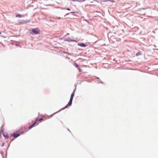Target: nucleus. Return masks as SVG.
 I'll use <instances>...</instances> for the list:
<instances>
[{
	"label": "nucleus",
	"instance_id": "nucleus-1",
	"mask_svg": "<svg viewBox=\"0 0 158 158\" xmlns=\"http://www.w3.org/2000/svg\"><path fill=\"white\" fill-rule=\"evenodd\" d=\"M23 133V132L21 130H18L16 132L11 134V136H13L15 138H16L20 136V135Z\"/></svg>",
	"mask_w": 158,
	"mask_h": 158
},
{
	"label": "nucleus",
	"instance_id": "nucleus-2",
	"mask_svg": "<svg viewBox=\"0 0 158 158\" xmlns=\"http://www.w3.org/2000/svg\"><path fill=\"white\" fill-rule=\"evenodd\" d=\"M40 30L38 28H33L31 30V34H35V35L39 34L40 32Z\"/></svg>",
	"mask_w": 158,
	"mask_h": 158
},
{
	"label": "nucleus",
	"instance_id": "nucleus-3",
	"mask_svg": "<svg viewBox=\"0 0 158 158\" xmlns=\"http://www.w3.org/2000/svg\"><path fill=\"white\" fill-rule=\"evenodd\" d=\"M73 100V99H70L69 101V102L68 104L67 105H66L65 107H64L63 108H62V110H64L67 108L69 106H71L72 104Z\"/></svg>",
	"mask_w": 158,
	"mask_h": 158
},
{
	"label": "nucleus",
	"instance_id": "nucleus-4",
	"mask_svg": "<svg viewBox=\"0 0 158 158\" xmlns=\"http://www.w3.org/2000/svg\"><path fill=\"white\" fill-rule=\"evenodd\" d=\"M76 87L75 88V89L74 90L73 92L72 93V94H71V95L70 99H73V97H74V96L75 93V92L76 91Z\"/></svg>",
	"mask_w": 158,
	"mask_h": 158
},
{
	"label": "nucleus",
	"instance_id": "nucleus-5",
	"mask_svg": "<svg viewBox=\"0 0 158 158\" xmlns=\"http://www.w3.org/2000/svg\"><path fill=\"white\" fill-rule=\"evenodd\" d=\"M29 21H28L27 20H22L20 21L19 22V23L22 24H23L25 23H27L29 22Z\"/></svg>",
	"mask_w": 158,
	"mask_h": 158
},
{
	"label": "nucleus",
	"instance_id": "nucleus-6",
	"mask_svg": "<svg viewBox=\"0 0 158 158\" xmlns=\"http://www.w3.org/2000/svg\"><path fill=\"white\" fill-rule=\"evenodd\" d=\"M78 45L81 47H85L87 45L83 43H80L78 44Z\"/></svg>",
	"mask_w": 158,
	"mask_h": 158
},
{
	"label": "nucleus",
	"instance_id": "nucleus-7",
	"mask_svg": "<svg viewBox=\"0 0 158 158\" xmlns=\"http://www.w3.org/2000/svg\"><path fill=\"white\" fill-rule=\"evenodd\" d=\"M36 122V121H35L32 125L30 126L29 127V128L30 129H31L34 126Z\"/></svg>",
	"mask_w": 158,
	"mask_h": 158
},
{
	"label": "nucleus",
	"instance_id": "nucleus-8",
	"mask_svg": "<svg viewBox=\"0 0 158 158\" xmlns=\"http://www.w3.org/2000/svg\"><path fill=\"white\" fill-rule=\"evenodd\" d=\"M72 39H70V38H66V39H65V41H68L69 42H71V40H72Z\"/></svg>",
	"mask_w": 158,
	"mask_h": 158
},
{
	"label": "nucleus",
	"instance_id": "nucleus-9",
	"mask_svg": "<svg viewBox=\"0 0 158 158\" xmlns=\"http://www.w3.org/2000/svg\"><path fill=\"white\" fill-rule=\"evenodd\" d=\"M6 135H5V133H3V136L6 139H8V135L6 133Z\"/></svg>",
	"mask_w": 158,
	"mask_h": 158
},
{
	"label": "nucleus",
	"instance_id": "nucleus-10",
	"mask_svg": "<svg viewBox=\"0 0 158 158\" xmlns=\"http://www.w3.org/2000/svg\"><path fill=\"white\" fill-rule=\"evenodd\" d=\"M16 17H19L21 18L22 17V15L20 14H18L17 15H16Z\"/></svg>",
	"mask_w": 158,
	"mask_h": 158
},
{
	"label": "nucleus",
	"instance_id": "nucleus-11",
	"mask_svg": "<svg viewBox=\"0 0 158 158\" xmlns=\"http://www.w3.org/2000/svg\"><path fill=\"white\" fill-rule=\"evenodd\" d=\"M142 54V53L140 52H137L135 55L137 56H138L139 55H141Z\"/></svg>",
	"mask_w": 158,
	"mask_h": 158
},
{
	"label": "nucleus",
	"instance_id": "nucleus-12",
	"mask_svg": "<svg viewBox=\"0 0 158 158\" xmlns=\"http://www.w3.org/2000/svg\"><path fill=\"white\" fill-rule=\"evenodd\" d=\"M74 65L76 67V68H78L79 66V65L77 64L76 63H75L74 64Z\"/></svg>",
	"mask_w": 158,
	"mask_h": 158
},
{
	"label": "nucleus",
	"instance_id": "nucleus-13",
	"mask_svg": "<svg viewBox=\"0 0 158 158\" xmlns=\"http://www.w3.org/2000/svg\"><path fill=\"white\" fill-rule=\"evenodd\" d=\"M77 69H78L79 71L80 72H81L82 71V69L80 68V67H79Z\"/></svg>",
	"mask_w": 158,
	"mask_h": 158
},
{
	"label": "nucleus",
	"instance_id": "nucleus-14",
	"mask_svg": "<svg viewBox=\"0 0 158 158\" xmlns=\"http://www.w3.org/2000/svg\"><path fill=\"white\" fill-rule=\"evenodd\" d=\"M75 13V12H70V13H72H72ZM69 13H67V14H66V15H69Z\"/></svg>",
	"mask_w": 158,
	"mask_h": 158
},
{
	"label": "nucleus",
	"instance_id": "nucleus-15",
	"mask_svg": "<svg viewBox=\"0 0 158 158\" xmlns=\"http://www.w3.org/2000/svg\"><path fill=\"white\" fill-rule=\"evenodd\" d=\"M43 118H40L39 119V121H41L42 120H43Z\"/></svg>",
	"mask_w": 158,
	"mask_h": 158
},
{
	"label": "nucleus",
	"instance_id": "nucleus-16",
	"mask_svg": "<svg viewBox=\"0 0 158 158\" xmlns=\"http://www.w3.org/2000/svg\"><path fill=\"white\" fill-rule=\"evenodd\" d=\"M71 42H77V41L75 40H71Z\"/></svg>",
	"mask_w": 158,
	"mask_h": 158
},
{
	"label": "nucleus",
	"instance_id": "nucleus-17",
	"mask_svg": "<svg viewBox=\"0 0 158 158\" xmlns=\"http://www.w3.org/2000/svg\"><path fill=\"white\" fill-rule=\"evenodd\" d=\"M4 143H2V144L1 145V146L2 147H3V146H4Z\"/></svg>",
	"mask_w": 158,
	"mask_h": 158
},
{
	"label": "nucleus",
	"instance_id": "nucleus-18",
	"mask_svg": "<svg viewBox=\"0 0 158 158\" xmlns=\"http://www.w3.org/2000/svg\"><path fill=\"white\" fill-rule=\"evenodd\" d=\"M108 1H111V0H104V2H107Z\"/></svg>",
	"mask_w": 158,
	"mask_h": 158
},
{
	"label": "nucleus",
	"instance_id": "nucleus-19",
	"mask_svg": "<svg viewBox=\"0 0 158 158\" xmlns=\"http://www.w3.org/2000/svg\"><path fill=\"white\" fill-rule=\"evenodd\" d=\"M66 10H70V9L69 8H67V9H66Z\"/></svg>",
	"mask_w": 158,
	"mask_h": 158
},
{
	"label": "nucleus",
	"instance_id": "nucleus-20",
	"mask_svg": "<svg viewBox=\"0 0 158 158\" xmlns=\"http://www.w3.org/2000/svg\"><path fill=\"white\" fill-rule=\"evenodd\" d=\"M64 53H68L69 55H70L71 54H69L68 52H64Z\"/></svg>",
	"mask_w": 158,
	"mask_h": 158
},
{
	"label": "nucleus",
	"instance_id": "nucleus-21",
	"mask_svg": "<svg viewBox=\"0 0 158 158\" xmlns=\"http://www.w3.org/2000/svg\"><path fill=\"white\" fill-rule=\"evenodd\" d=\"M86 0H81V2H84Z\"/></svg>",
	"mask_w": 158,
	"mask_h": 158
},
{
	"label": "nucleus",
	"instance_id": "nucleus-22",
	"mask_svg": "<svg viewBox=\"0 0 158 158\" xmlns=\"http://www.w3.org/2000/svg\"><path fill=\"white\" fill-rule=\"evenodd\" d=\"M61 19L60 17H58L57 19Z\"/></svg>",
	"mask_w": 158,
	"mask_h": 158
},
{
	"label": "nucleus",
	"instance_id": "nucleus-23",
	"mask_svg": "<svg viewBox=\"0 0 158 158\" xmlns=\"http://www.w3.org/2000/svg\"><path fill=\"white\" fill-rule=\"evenodd\" d=\"M61 9H65V8H61Z\"/></svg>",
	"mask_w": 158,
	"mask_h": 158
},
{
	"label": "nucleus",
	"instance_id": "nucleus-24",
	"mask_svg": "<svg viewBox=\"0 0 158 158\" xmlns=\"http://www.w3.org/2000/svg\"><path fill=\"white\" fill-rule=\"evenodd\" d=\"M68 130L69 131V132H70V131L69 130V129H68Z\"/></svg>",
	"mask_w": 158,
	"mask_h": 158
},
{
	"label": "nucleus",
	"instance_id": "nucleus-25",
	"mask_svg": "<svg viewBox=\"0 0 158 158\" xmlns=\"http://www.w3.org/2000/svg\"><path fill=\"white\" fill-rule=\"evenodd\" d=\"M101 83H103V82H102L101 81Z\"/></svg>",
	"mask_w": 158,
	"mask_h": 158
},
{
	"label": "nucleus",
	"instance_id": "nucleus-26",
	"mask_svg": "<svg viewBox=\"0 0 158 158\" xmlns=\"http://www.w3.org/2000/svg\"><path fill=\"white\" fill-rule=\"evenodd\" d=\"M1 34V32H0V34Z\"/></svg>",
	"mask_w": 158,
	"mask_h": 158
}]
</instances>
